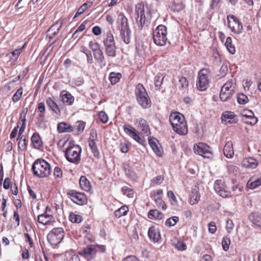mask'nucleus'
I'll list each match as a JSON object with an SVG mask.
<instances>
[{
  "instance_id": "obj_13",
  "label": "nucleus",
  "mask_w": 261,
  "mask_h": 261,
  "mask_svg": "<svg viewBox=\"0 0 261 261\" xmlns=\"http://www.w3.org/2000/svg\"><path fill=\"white\" fill-rule=\"evenodd\" d=\"M124 132L129 136L133 138L140 144L143 145L145 142L144 138H141L136 129L129 124L124 125L123 126Z\"/></svg>"
},
{
  "instance_id": "obj_15",
  "label": "nucleus",
  "mask_w": 261,
  "mask_h": 261,
  "mask_svg": "<svg viewBox=\"0 0 261 261\" xmlns=\"http://www.w3.org/2000/svg\"><path fill=\"white\" fill-rule=\"evenodd\" d=\"M68 195L73 202L79 205L85 204L87 202V197L84 193L73 191L70 192Z\"/></svg>"
},
{
  "instance_id": "obj_62",
  "label": "nucleus",
  "mask_w": 261,
  "mask_h": 261,
  "mask_svg": "<svg viewBox=\"0 0 261 261\" xmlns=\"http://www.w3.org/2000/svg\"><path fill=\"white\" fill-rule=\"evenodd\" d=\"M86 123L85 122L82 121H78L76 122V129L78 132H83L85 127Z\"/></svg>"
},
{
  "instance_id": "obj_19",
  "label": "nucleus",
  "mask_w": 261,
  "mask_h": 261,
  "mask_svg": "<svg viewBox=\"0 0 261 261\" xmlns=\"http://www.w3.org/2000/svg\"><path fill=\"white\" fill-rule=\"evenodd\" d=\"M261 186V174L258 176H252L247 183V187L250 189H254Z\"/></svg>"
},
{
  "instance_id": "obj_22",
  "label": "nucleus",
  "mask_w": 261,
  "mask_h": 261,
  "mask_svg": "<svg viewBox=\"0 0 261 261\" xmlns=\"http://www.w3.org/2000/svg\"><path fill=\"white\" fill-rule=\"evenodd\" d=\"M242 164L243 167L246 168L255 169L258 166V161L253 158H248L244 159Z\"/></svg>"
},
{
  "instance_id": "obj_23",
  "label": "nucleus",
  "mask_w": 261,
  "mask_h": 261,
  "mask_svg": "<svg viewBox=\"0 0 261 261\" xmlns=\"http://www.w3.org/2000/svg\"><path fill=\"white\" fill-rule=\"evenodd\" d=\"M95 60L97 62L101 67L106 65V60L102 50L100 48L93 53Z\"/></svg>"
},
{
  "instance_id": "obj_43",
  "label": "nucleus",
  "mask_w": 261,
  "mask_h": 261,
  "mask_svg": "<svg viewBox=\"0 0 261 261\" xmlns=\"http://www.w3.org/2000/svg\"><path fill=\"white\" fill-rule=\"evenodd\" d=\"M63 100L64 102L67 103L69 105H71L74 101V97L72 95L68 92L62 95Z\"/></svg>"
},
{
  "instance_id": "obj_53",
  "label": "nucleus",
  "mask_w": 261,
  "mask_h": 261,
  "mask_svg": "<svg viewBox=\"0 0 261 261\" xmlns=\"http://www.w3.org/2000/svg\"><path fill=\"white\" fill-rule=\"evenodd\" d=\"M184 8V6L182 3H173L171 6L172 10L174 12H179Z\"/></svg>"
},
{
  "instance_id": "obj_38",
  "label": "nucleus",
  "mask_w": 261,
  "mask_h": 261,
  "mask_svg": "<svg viewBox=\"0 0 261 261\" xmlns=\"http://www.w3.org/2000/svg\"><path fill=\"white\" fill-rule=\"evenodd\" d=\"M149 145L153 151L158 155V156H161L162 155V151L161 150L160 147L158 146L155 140L153 139H149L148 140Z\"/></svg>"
},
{
  "instance_id": "obj_32",
  "label": "nucleus",
  "mask_w": 261,
  "mask_h": 261,
  "mask_svg": "<svg viewBox=\"0 0 261 261\" xmlns=\"http://www.w3.org/2000/svg\"><path fill=\"white\" fill-rule=\"evenodd\" d=\"M46 104L51 110L57 114L60 113V109L57 104L50 98L48 97L46 100Z\"/></svg>"
},
{
  "instance_id": "obj_8",
  "label": "nucleus",
  "mask_w": 261,
  "mask_h": 261,
  "mask_svg": "<svg viewBox=\"0 0 261 261\" xmlns=\"http://www.w3.org/2000/svg\"><path fill=\"white\" fill-rule=\"evenodd\" d=\"M153 39L157 45H165L167 41L166 27L163 24L159 25L153 32Z\"/></svg>"
},
{
  "instance_id": "obj_36",
  "label": "nucleus",
  "mask_w": 261,
  "mask_h": 261,
  "mask_svg": "<svg viewBox=\"0 0 261 261\" xmlns=\"http://www.w3.org/2000/svg\"><path fill=\"white\" fill-rule=\"evenodd\" d=\"M92 4L93 3L92 2H88L87 3H85L79 8L75 15L73 17V18H75V17L83 14L89 7H90Z\"/></svg>"
},
{
  "instance_id": "obj_63",
  "label": "nucleus",
  "mask_w": 261,
  "mask_h": 261,
  "mask_svg": "<svg viewBox=\"0 0 261 261\" xmlns=\"http://www.w3.org/2000/svg\"><path fill=\"white\" fill-rule=\"evenodd\" d=\"M126 174L132 179L134 180L137 178V174L132 169H128V170H125Z\"/></svg>"
},
{
  "instance_id": "obj_26",
  "label": "nucleus",
  "mask_w": 261,
  "mask_h": 261,
  "mask_svg": "<svg viewBox=\"0 0 261 261\" xmlns=\"http://www.w3.org/2000/svg\"><path fill=\"white\" fill-rule=\"evenodd\" d=\"M224 155L227 158H231L234 155L233 144L231 141L226 143L223 148Z\"/></svg>"
},
{
  "instance_id": "obj_28",
  "label": "nucleus",
  "mask_w": 261,
  "mask_h": 261,
  "mask_svg": "<svg viewBox=\"0 0 261 261\" xmlns=\"http://www.w3.org/2000/svg\"><path fill=\"white\" fill-rule=\"evenodd\" d=\"M28 108H24L20 115L19 120L18 122V125H21V126L19 129L21 132H24L25 128V122H26V115L28 113Z\"/></svg>"
},
{
  "instance_id": "obj_35",
  "label": "nucleus",
  "mask_w": 261,
  "mask_h": 261,
  "mask_svg": "<svg viewBox=\"0 0 261 261\" xmlns=\"http://www.w3.org/2000/svg\"><path fill=\"white\" fill-rule=\"evenodd\" d=\"M38 111L39 114L37 119L40 122H42L45 116V106L44 102H40L38 105Z\"/></svg>"
},
{
  "instance_id": "obj_51",
  "label": "nucleus",
  "mask_w": 261,
  "mask_h": 261,
  "mask_svg": "<svg viewBox=\"0 0 261 261\" xmlns=\"http://www.w3.org/2000/svg\"><path fill=\"white\" fill-rule=\"evenodd\" d=\"M237 100L239 103L244 105L248 101V98L245 94L240 93L237 96Z\"/></svg>"
},
{
  "instance_id": "obj_60",
  "label": "nucleus",
  "mask_w": 261,
  "mask_h": 261,
  "mask_svg": "<svg viewBox=\"0 0 261 261\" xmlns=\"http://www.w3.org/2000/svg\"><path fill=\"white\" fill-rule=\"evenodd\" d=\"M175 247L178 250L180 251L185 250L187 249V246L186 244L180 241H178L176 244H175Z\"/></svg>"
},
{
  "instance_id": "obj_46",
  "label": "nucleus",
  "mask_w": 261,
  "mask_h": 261,
  "mask_svg": "<svg viewBox=\"0 0 261 261\" xmlns=\"http://www.w3.org/2000/svg\"><path fill=\"white\" fill-rule=\"evenodd\" d=\"M153 198L154 200L155 203L158 207H161L163 210H165L166 209V205L162 199L161 197H156V195L153 196Z\"/></svg>"
},
{
  "instance_id": "obj_16",
  "label": "nucleus",
  "mask_w": 261,
  "mask_h": 261,
  "mask_svg": "<svg viewBox=\"0 0 261 261\" xmlns=\"http://www.w3.org/2000/svg\"><path fill=\"white\" fill-rule=\"evenodd\" d=\"M117 24L119 32L130 30L127 18L122 13H120L118 16Z\"/></svg>"
},
{
  "instance_id": "obj_1",
  "label": "nucleus",
  "mask_w": 261,
  "mask_h": 261,
  "mask_svg": "<svg viewBox=\"0 0 261 261\" xmlns=\"http://www.w3.org/2000/svg\"><path fill=\"white\" fill-rule=\"evenodd\" d=\"M169 121L173 130L179 135H185L188 133V127L185 117L178 112L171 114Z\"/></svg>"
},
{
  "instance_id": "obj_10",
  "label": "nucleus",
  "mask_w": 261,
  "mask_h": 261,
  "mask_svg": "<svg viewBox=\"0 0 261 261\" xmlns=\"http://www.w3.org/2000/svg\"><path fill=\"white\" fill-rule=\"evenodd\" d=\"M193 149L195 153L201 155L204 158L210 159L213 157V152L211 147L204 143L199 142L195 144Z\"/></svg>"
},
{
  "instance_id": "obj_55",
  "label": "nucleus",
  "mask_w": 261,
  "mask_h": 261,
  "mask_svg": "<svg viewBox=\"0 0 261 261\" xmlns=\"http://www.w3.org/2000/svg\"><path fill=\"white\" fill-rule=\"evenodd\" d=\"M234 224L231 220L228 219L226 221V229L228 233H231V232L232 231V229L234 228Z\"/></svg>"
},
{
  "instance_id": "obj_58",
  "label": "nucleus",
  "mask_w": 261,
  "mask_h": 261,
  "mask_svg": "<svg viewBox=\"0 0 261 261\" xmlns=\"http://www.w3.org/2000/svg\"><path fill=\"white\" fill-rule=\"evenodd\" d=\"M89 48L92 50L93 53L100 49L99 44L97 42L90 41L89 43Z\"/></svg>"
},
{
  "instance_id": "obj_33",
  "label": "nucleus",
  "mask_w": 261,
  "mask_h": 261,
  "mask_svg": "<svg viewBox=\"0 0 261 261\" xmlns=\"http://www.w3.org/2000/svg\"><path fill=\"white\" fill-rule=\"evenodd\" d=\"M57 129L60 133L71 132L72 131L71 126L65 122H60L58 124Z\"/></svg>"
},
{
  "instance_id": "obj_4",
  "label": "nucleus",
  "mask_w": 261,
  "mask_h": 261,
  "mask_svg": "<svg viewBox=\"0 0 261 261\" xmlns=\"http://www.w3.org/2000/svg\"><path fill=\"white\" fill-rule=\"evenodd\" d=\"M106 54L109 58H115L117 55V46L114 36L110 31L107 33L103 40Z\"/></svg>"
},
{
  "instance_id": "obj_21",
  "label": "nucleus",
  "mask_w": 261,
  "mask_h": 261,
  "mask_svg": "<svg viewBox=\"0 0 261 261\" xmlns=\"http://www.w3.org/2000/svg\"><path fill=\"white\" fill-rule=\"evenodd\" d=\"M200 194L199 192V189L197 187L195 186L192 189V193L190 196L189 203L192 205L197 204L200 200Z\"/></svg>"
},
{
  "instance_id": "obj_7",
  "label": "nucleus",
  "mask_w": 261,
  "mask_h": 261,
  "mask_svg": "<svg viewBox=\"0 0 261 261\" xmlns=\"http://www.w3.org/2000/svg\"><path fill=\"white\" fill-rule=\"evenodd\" d=\"M135 15L137 16L136 21L139 30H145L149 25V21L146 19L145 16L144 6L142 3H139L136 6Z\"/></svg>"
},
{
  "instance_id": "obj_44",
  "label": "nucleus",
  "mask_w": 261,
  "mask_h": 261,
  "mask_svg": "<svg viewBox=\"0 0 261 261\" xmlns=\"http://www.w3.org/2000/svg\"><path fill=\"white\" fill-rule=\"evenodd\" d=\"M179 221V218L177 216H173L168 218L165 222V225L169 227L174 226Z\"/></svg>"
},
{
  "instance_id": "obj_57",
  "label": "nucleus",
  "mask_w": 261,
  "mask_h": 261,
  "mask_svg": "<svg viewBox=\"0 0 261 261\" xmlns=\"http://www.w3.org/2000/svg\"><path fill=\"white\" fill-rule=\"evenodd\" d=\"M99 119L100 121L103 123H106L108 122V117L107 115V114L101 111L98 114Z\"/></svg>"
},
{
  "instance_id": "obj_37",
  "label": "nucleus",
  "mask_w": 261,
  "mask_h": 261,
  "mask_svg": "<svg viewBox=\"0 0 261 261\" xmlns=\"http://www.w3.org/2000/svg\"><path fill=\"white\" fill-rule=\"evenodd\" d=\"M121 77V74L120 73H116L112 72L109 75V80L112 85H115L117 83Z\"/></svg>"
},
{
  "instance_id": "obj_42",
  "label": "nucleus",
  "mask_w": 261,
  "mask_h": 261,
  "mask_svg": "<svg viewBox=\"0 0 261 261\" xmlns=\"http://www.w3.org/2000/svg\"><path fill=\"white\" fill-rule=\"evenodd\" d=\"M233 94V93L230 92L229 91H225L221 89L220 93V98L222 101H225L230 99Z\"/></svg>"
},
{
  "instance_id": "obj_12",
  "label": "nucleus",
  "mask_w": 261,
  "mask_h": 261,
  "mask_svg": "<svg viewBox=\"0 0 261 261\" xmlns=\"http://www.w3.org/2000/svg\"><path fill=\"white\" fill-rule=\"evenodd\" d=\"M95 245H88L79 251L78 254L87 260H91L95 257L97 248Z\"/></svg>"
},
{
  "instance_id": "obj_17",
  "label": "nucleus",
  "mask_w": 261,
  "mask_h": 261,
  "mask_svg": "<svg viewBox=\"0 0 261 261\" xmlns=\"http://www.w3.org/2000/svg\"><path fill=\"white\" fill-rule=\"evenodd\" d=\"M50 212V209L46 207V211L43 214L38 216V222L44 225L49 224L54 219L53 215L49 213Z\"/></svg>"
},
{
  "instance_id": "obj_9",
  "label": "nucleus",
  "mask_w": 261,
  "mask_h": 261,
  "mask_svg": "<svg viewBox=\"0 0 261 261\" xmlns=\"http://www.w3.org/2000/svg\"><path fill=\"white\" fill-rule=\"evenodd\" d=\"M65 237V232L61 227L53 228L48 234L47 238L51 245H57L61 243Z\"/></svg>"
},
{
  "instance_id": "obj_29",
  "label": "nucleus",
  "mask_w": 261,
  "mask_h": 261,
  "mask_svg": "<svg viewBox=\"0 0 261 261\" xmlns=\"http://www.w3.org/2000/svg\"><path fill=\"white\" fill-rule=\"evenodd\" d=\"M164 215L158 210H151L148 213V218L151 220H161Z\"/></svg>"
},
{
  "instance_id": "obj_61",
  "label": "nucleus",
  "mask_w": 261,
  "mask_h": 261,
  "mask_svg": "<svg viewBox=\"0 0 261 261\" xmlns=\"http://www.w3.org/2000/svg\"><path fill=\"white\" fill-rule=\"evenodd\" d=\"M248 120H245L244 119H243V120L245 123L251 125H255L256 123H257L258 121L257 118L255 116L248 118Z\"/></svg>"
},
{
  "instance_id": "obj_3",
  "label": "nucleus",
  "mask_w": 261,
  "mask_h": 261,
  "mask_svg": "<svg viewBox=\"0 0 261 261\" xmlns=\"http://www.w3.org/2000/svg\"><path fill=\"white\" fill-rule=\"evenodd\" d=\"M135 95L137 102L143 109H147L151 107V100L142 84H139L136 86Z\"/></svg>"
},
{
  "instance_id": "obj_25",
  "label": "nucleus",
  "mask_w": 261,
  "mask_h": 261,
  "mask_svg": "<svg viewBox=\"0 0 261 261\" xmlns=\"http://www.w3.org/2000/svg\"><path fill=\"white\" fill-rule=\"evenodd\" d=\"M148 235L150 240L154 242H157L160 238V231L154 226H151L149 228Z\"/></svg>"
},
{
  "instance_id": "obj_30",
  "label": "nucleus",
  "mask_w": 261,
  "mask_h": 261,
  "mask_svg": "<svg viewBox=\"0 0 261 261\" xmlns=\"http://www.w3.org/2000/svg\"><path fill=\"white\" fill-rule=\"evenodd\" d=\"M249 219L256 226L261 227V214L252 213L249 216Z\"/></svg>"
},
{
  "instance_id": "obj_6",
  "label": "nucleus",
  "mask_w": 261,
  "mask_h": 261,
  "mask_svg": "<svg viewBox=\"0 0 261 261\" xmlns=\"http://www.w3.org/2000/svg\"><path fill=\"white\" fill-rule=\"evenodd\" d=\"M210 70L207 68H202L198 72L196 86L200 91H204L208 87L210 83Z\"/></svg>"
},
{
  "instance_id": "obj_45",
  "label": "nucleus",
  "mask_w": 261,
  "mask_h": 261,
  "mask_svg": "<svg viewBox=\"0 0 261 261\" xmlns=\"http://www.w3.org/2000/svg\"><path fill=\"white\" fill-rule=\"evenodd\" d=\"M164 77L162 75L158 74L154 77V85L156 90H160L163 83Z\"/></svg>"
},
{
  "instance_id": "obj_34",
  "label": "nucleus",
  "mask_w": 261,
  "mask_h": 261,
  "mask_svg": "<svg viewBox=\"0 0 261 261\" xmlns=\"http://www.w3.org/2000/svg\"><path fill=\"white\" fill-rule=\"evenodd\" d=\"M120 32V37L121 39L126 44H128L130 42L131 38V30L124 31Z\"/></svg>"
},
{
  "instance_id": "obj_40",
  "label": "nucleus",
  "mask_w": 261,
  "mask_h": 261,
  "mask_svg": "<svg viewBox=\"0 0 261 261\" xmlns=\"http://www.w3.org/2000/svg\"><path fill=\"white\" fill-rule=\"evenodd\" d=\"M128 211V207L126 205L122 206L115 212V215L117 218L125 216Z\"/></svg>"
},
{
  "instance_id": "obj_5",
  "label": "nucleus",
  "mask_w": 261,
  "mask_h": 261,
  "mask_svg": "<svg viewBox=\"0 0 261 261\" xmlns=\"http://www.w3.org/2000/svg\"><path fill=\"white\" fill-rule=\"evenodd\" d=\"M81 151L80 146L70 143L65 151V156L69 162L77 164L81 160Z\"/></svg>"
},
{
  "instance_id": "obj_18",
  "label": "nucleus",
  "mask_w": 261,
  "mask_h": 261,
  "mask_svg": "<svg viewBox=\"0 0 261 261\" xmlns=\"http://www.w3.org/2000/svg\"><path fill=\"white\" fill-rule=\"evenodd\" d=\"M236 117L233 112L225 111L222 115V122L225 124L236 123L238 121Z\"/></svg>"
},
{
  "instance_id": "obj_52",
  "label": "nucleus",
  "mask_w": 261,
  "mask_h": 261,
  "mask_svg": "<svg viewBox=\"0 0 261 261\" xmlns=\"http://www.w3.org/2000/svg\"><path fill=\"white\" fill-rule=\"evenodd\" d=\"M241 116L243 117H245L247 119L253 117L254 116L253 112L248 109H244L241 112Z\"/></svg>"
},
{
  "instance_id": "obj_11",
  "label": "nucleus",
  "mask_w": 261,
  "mask_h": 261,
  "mask_svg": "<svg viewBox=\"0 0 261 261\" xmlns=\"http://www.w3.org/2000/svg\"><path fill=\"white\" fill-rule=\"evenodd\" d=\"M227 24L231 32L240 34L243 30L241 22L233 15L230 14L227 17Z\"/></svg>"
},
{
  "instance_id": "obj_54",
  "label": "nucleus",
  "mask_w": 261,
  "mask_h": 261,
  "mask_svg": "<svg viewBox=\"0 0 261 261\" xmlns=\"http://www.w3.org/2000/svg\"><path fill=\"white\" fill-rule=\"evenodd\" d=\"M230 240L227 237H224L222 241V248L224 250L227 251L229 249Z\"/></svg>"
},
{
  "instance_id": "obj_64",
  "label": "nucleus",
  "mask_w": 261,
  "mask_h": 261,
  "mask_svg": "<svg viewBox=\"0 0 261 261\" xmlns=\"http://www.w3.org/2000/svg\"><path fill=\"white\" fill-rule=\"evenodd\" d=\"M97 138V132L95 129L91 130L90 136L88 142H95Z\"/></svg>"
},
{
  "instance_id": "obj_24",
  "label": "nucleus",
  "mask_w": 261,
  "mask_h": 261,
  "mask_svg": "<svg viewBox=\"0 0 261 261\" xmlns=\"http://www.w3.org/2000/svg\"><path fill=\"white\" fill-rule=\"evenodd\" d=\"M137 122L139 123L138 127L141 129L142 133L145 134L146 136H148L150 132L147 121L145 119L140 118L137 120Z\"/></svg>"
},
{
  "instance_id": "obj_39",
  "label": "nucleus",
  "mask_w": 261,
  "mask_h": 261,
  "mask_svg": "<svg viewBox=\"0 0 261 261\" xmlns=\"http://www.w3.org/2000/svg\"><path fill=\"white\" fill-rule=\"evenodd\" d=\"M88 145L94 157L99 158V152L95 142H88Z\"/></svg>"
},
{
  "instance_id": "obj_49",
  "label": "nucleus",
  "mask_w": 261,
  "mask_h": 261,
  "mask_svg": "<svg viewBox=\"0 0 261 261\" xmlns=\"http://www.w3.org/2000/svg\"><path fill=\"white\" fill-rule=\"evenodd\" d=\"M23 92V89L22 87L19 88L16 93L13 95L12 100L14 102H16L21 97L22 94Z\"/></svg>"
},
{
  "instance_id": "obj_59",
  "label": "nucleus",
  "mask_w": 261,
  "mask_h": 261,
  "mask_svg": "<svg viewBox=\"0 0 261 261\" xmlns=\"http://www.w3.org/2000/svg\"><path fill=\"white\" fill-rule=\"evenodd\" d=\"M179 83L180 85V88L182 89H185L188 86V81L185 77H181L179 79Z\"/></svg>"
},
{
  "instance_id": "obj_50",
  "label": "nucleus",
  "mask_w": 261,
  "mask_h": 261,
  "mask_svg": "<svg viewBox=\"0 0 261 261\" xmlns=\"http://www.w3.org/2000/svg\"><path fill=\"white\" fill-rule=\"evenodd\" d=\"M61 27V24L58 23L53 25L48 30V32L53 36H55L58 32Z\"/></svg>"
},
{
  "instance_id": "obj_47",
  "label": "nucleus",
  "mask_w": 261,
  "mask_h": 261,
  "mask_svg": "<svg viewBox=\"0 0 261 261\" xmlns=\"http://www.w3.org/2000/svg\"><path fill=\"white\" fill-rule=\"evenodd\" d=\"M69 219L70 221L72 223H80L82 221V217L81 215H76L74 214H71L69 215Z\"/></svg>"
},
{
  "instance_id": "obj_27",
  "label": "nucleus",
  "mask_w": 261,
  "mask_h": 261,
  "mask_svg": "<svg viewBox=\"0 0 261 261\" xmlns=\"http://www.w3.org/2000/svg\"><path fill=\"white\" fill-rule=\"evenodd\" d=\"M31 142L33 146L37 149H40L42 146V141L39 134L34 133L31 137Z\"/></svg>"
},
{
  "instance_id": "obj_48",
  "label": "nucleus",
  "mask_w": 261,
  "mask_h": 261,
  "mask_svg": "<svg viewBox=\"0 0 261 261\" xmlns=\"http://www.w3.org/2000/svg\"><path fill=\"white\" fill-rule=\"evenodd\" d=\"M121 191L124 195H126L127 197L131 198L134 196V191L132 189L124 186L121 189Z\"/></svg>"
},
{
  "instance_id": "obj_41",
  "label": "nucleus",
  "mask_w": 261,
  "mask_h": 261,
  "mask_svg": "<svg viewBox=\"0 0 261 261\" xmlns=\"http://www.w3.org/2000/svg\"><path fill=\"white\" fill-rule=\"evenodd\" d=\"M225 45L229 53L233 55L235 53L234 46L232 44V40L230 37L226 38Z\"/></svg>"
},
{
  "instance_id": "obj_31",
  "label": "nucleus",
  "mask_w": 261,
  "mask_h": 261,
  "mask_svg": "<svg viewBox=\"0 0 261 261\" xmlns=\"http://www.w3.org/2000/svg\"><path fill=\"white\" fill-rule=\"evenodd\" d=\"M81 188L85 191H89L91 186L89 181L85 176H82L79 181Z\"/></svg>"
},
{
  "instance_id": "obj_56",
  "label": "nucleus",
  "mask_w": 261,
  "mask_h": 261,
  "mask_svg": "<svg viewBox=\"0 0 261 261\" xmlns=\"http://www.w3.org/2000/svg\"><path fill=\"white\" fill-rule=\"evenodd\" d=\"M163 180V178L161 176H158L153 178L151 182V186H154L158 185H160L162 183Z\"/></svg>"
},
{
  "instance_id": "obj_20",
  "label": "nucleus",
  "mask_w": 261,
  "mask_h": 261,
  "mask_svg": "<svg viewBox=\"0 0 261 261\" xmlns=\"http://www.w3.org/2000/svg\"><path fill=\"white\" fill-rule=\"evenodd\" d=\"M23 133V132H21L20 130H19L18 136L17 138V141H18V149L19 150H21L22 151H25L27 149L28 145L25 136L22 134Z\"/></svg>"
},
{
  "instance_id": "obj_14",
  "label": "nucleus",
  "mask_w": 261,
  "mask_h": 261,
  "mask_svg": "<svg viewBox=\"0 0 261 261\" xmlns=\"http://www.w3.org/2000/svg\"><path fill=\"white\" fill-rule=\"evenodd\" d=\"M214 189L220 196L225 198L229 196L230 193L227 190L226 186L222 180L218 179L214 184Z\"/></svg>"
},
{
  "instance_id": "obj_2",
  "label": "nucleus",
  "mask_w": 261,
  "mask_h": 261,
  "mask_svg": "<svg viewBox=\"0 0 261 261\" xmlns=\"http://www.w3.org/2000/svg\"><path fill=\"white\" fill-rule=\"evenodd\" d=\"M33 174L39 177H45L50 175V165L44 160L38 159L35 161L32 166Z\"/></svg>"
}]
</instances>
